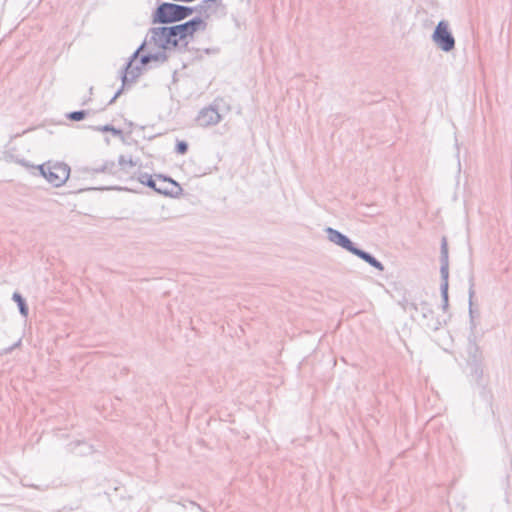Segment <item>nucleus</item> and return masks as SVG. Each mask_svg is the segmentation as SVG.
Returning <instances> with one entry per match:
<instances>
[{
    "label": "nucleus",
    "mask_w": 512,
    "mask_h": 512,
    "mask_svg": "<svg viewBox=\"0 0 512 512\" xmlns=\"http://www.w3.org/2000/svg\"><path fill=\"white\" fill-rule=\"evenodd\" d=\"M206 25L202 18L194 17L178 25L153 27L149 29L147 42L163 50L176 49L181 41L196 31L205 30Z\"/></svg>",
    "instance_id": "nucleus-1"
},
{
    "label": "nucleus",
    "mask_w": 512,
    "mask_h": 512,
    "mask_svg": "<svg viewBox=\"0 0 512 512\" xmlns=\"http://www.w3.org/2000/svg\"><path fill=\"white\" fill-rule=\"evenodd\" d=\"M325 232L330 242L340 246L341 248L347 250L351 254L359 257L360 259H362L363 261H365L378 271L384 270V266L379 260H377L372 254L356 247L355 244L350 240V238H348L340 231L331 227H327L325 229Z\"/></svg>",
    "instance_id": "nucleus-2"
},
{
    "label": "nucleus",
    "mask_w": 512,
    "mask_h": 512,
    "mask_svg": "<svg viewBox=\"0 0 512 512\" xmlns=\"http://www.w3.org/2000/svg\"><path fill=\"white\" fill-rule=\"evenodd\" d=\"M194 8L170 2L160 3L152 14L153 24H171L186 19Z\"/></svg>",
    "instance_id": "nucleus-3"
},
{
    "label": "nucleus",
    "mask_w": 512,
    "mask_h": 512,
    "mask_svg": "<svg viewBox=\"0 0 512 512\" xmlns=\"http://www.w3.org/2000/svg\"><path fill=\"white\" fill-rule=\"evenodd\" d=\"M40 174L54 187L62 186L69 178L70 167L65 163H50L38 166Z\"/></svg>",
    "instance_id": "nucleus-4"
},
{
    "label": "nucleus",
    "mask_w": 512,
    "mask_h": 512,
    "mask_svg": "<svg viewBox=\"0 0 512 512\" xmlns=\"http://www.w3.org/2000/svg\"><path fill=\"white\" fill-rule=\"evenodd\" d=\"M224 106L227 110L230 109L224 98L217 97L211 105L200 110L196 117L197 125L208 127L218 124L222 120L219 110Z\"/></svg>",
    "instance_id": "nucleus-5"
},
{
    "label": "nucleus",
    "mask_w": 512,
    "mask_h": 512,
    "mask_svg": "<svg viewBox=\"0 0 512 512\" xmlns=\"http://www.w3.org/2000/svg\"><path fill=\"white\" fill-rule=\"evenodd\" d=\"M147 44L148 42L146 38L145 41L132 54L124 69L121 71V80L123 86L135 82L137 78L142 74L143 68L139 64L133 65V63L138 59L139 54L144 50Z\"/></svg>",
    "instance_id": "nucleus-6"
},
{
    "label": "nucleus",
    "mask_w": 512,
    "mask_h": 512,
    "mask_svg": "<svg viewBox=\"0 0 512 512\" xmlns=\"http://www.w3.org/2000/svg\"><path fill=\"white\" fill-rule=\"evenodd\" d=\"M432 39L444 52H450L455 47V39L449 31L448 23L444 20L437 24L433 32Z\"/></svg>",
    "instance_id": "nucleus-7"
},
{
    "label": "nucleus",
    "mask_w": 512,
    "mask_h": 512,
    "mask_svg": "<svg viewBox=\"0 0 512 512\" xmlns=\"http://www.w3.org/2000/svg\"><path fill=\"white\" fill-rule=\"evenodd\" d=\"M157 180L159 185H157L156 192L171 197H178L181 194V186L172 178L163 175H157Z\"/></svg>",
    "instance_id": "nucleus-8"
},
{
    "label": "nucleus",
    "mask_w": 512,
    "mask_h": 512,
    "mask_svg": "<svg viewBox=\"0 0 512 512\" xmlns=\"http://www.w3.org/2000/svg\"><path fill=\"white\" fill-rule=\"evenodd\" d=\"M440 275H441L440 286H449V252H448V243H447L446 237H443L441 240Z\"/></svg>",
    "instance_id": "nucleus-9"
},
{
    "label": "nucleus",
    "mask_w": 512,
    "mask_h": 512,
    "mask_svg": "<svg viewBox=\"0 0 512 512\" xmlns=\"http://www.w3.org/2000/svg\"><path fill=\"white\" fill-rule=\"evenodd\" d=\"M468 364L478 363L483 361V355L480 347L476 343L474 334L469 336L467 344Z\"/></svg>",
    "instance_id": "nucleus-10"
},
{
    "label": "nucleus",
    "mask_w": 512,
    "mask_h": 512,
    "mask_svg": "<svg viewBox=\"0 0 512 512\" xmlns=\"http://www.w3.org/2000/svg\"><path fill=\"white\" fill-rule=\"evenodd\" d=\"M71 452L78 456L90 455L94 452L93 447L85 441H76L70 443Z\"/></svg>",
    "instance_id": "nucleus-11"
},
{
    "label": "nucleus",
    "mask_w": 512,
    "mask_h": 512,
    "mask_svg": "<svg viewBox=\"0 0 512 512\" xmlns=\"http://www.w3.org/2000/svg\"><path fill=\"white\" fill-rule=\"evenodd\" d=\"M217 5L218 0H202L194 10H197L200 14L209 17L210 12H216Z\"/></svg>",
    "instance_id": "nucleus-12"
},
{
    "label": "nucleus",
    "mask_w": 512,
    "mask_h": 512,
    "mask_svg": "<svg viewBox=\"0 0 512 512\" xmlns=\"http://www.w3.org/2000/svg\"><path fill=\"white\" fill-rule=\"evenodd\" d=\"M469 284H470L469 285V315H470L471 329L474 330L476 328V323L474 320V310H473V297L475 295L473 276L470 277Z\"/></svg>",
    "instance_id": "nucleus-13"
},
{
    "label": "nucleus",
    "mask_w": 512,
    "mask_h": 512,
    "mask_svg": "<svg viewBox=\"0 0 512 512\" xmlns=\"http://www.w3.org/2000/svg\"><path fill=\"white\" fill-rule=\"evenodd\" d=\"M13 301H15L18 305L19 312L22 316L27 317L28 316V305L25 301V299L22 297V295L18 292H14L12 295Z\"/></svg>",
    "instance_id": "nucleus-14"
},
{
    "label": "nucleus",
    "mask_w": 512,
    "mask_h": 512,
    "mask_svg": "<svg viewBox=\"0 0 512 512\" xmlns=\"http://www.w3.org/2000/svg\"><path fill=\"white\" fill-rule=\"evenodd\" d=\"M93 173L116 174V164L114 161H106L102 166L92 169Z\"/></svg>",
    "instance_id": "nucleus-15"
},
{
    "label": "nucleus",
    "mask_w": 512,
    "mask_h": 512,
    "mask_svg": "<svg viewBox=\"0 0 512 512\" xmlns=\"http://www.w3.org/2000/svg\"><path fill=\"white\" fill-rule=\"evenodd\" d=\"M138 180L140 181V183H142V184L146 185L147 187H149V188L153 189L154 191H156V189H157V182L148 173H141L139 175V177H138Z\"/></svg>",
    "instance_id": "nucleus-16"
},
{
    "label": "nucleus",
    "mask_w": 512,
    "mask_h": 512,
    "mask_svg": "<svg viewBox=\"0 0 512 512\" xmlns=\"http://www.w3.org/2000/svg\"><path fill=\"white\" fill-rule=\"evenodd\" d=\"M471 367V375L478 382L483 377L482 362L468 364Z\"/></svg>",
    "instance_id": "nucleus-17"
},
{
    "label": "nucleus",
    "mask_w": 512,
    "mask_h": 512,
    "mask_svg": "<svg viewBox=\"0 0 512 512\" xmlns=\"http://www.w3.org/2000/svg\"><path fill=\"white\" fill-rule=\"evenodd\" d=\"M95 130L101 131V132H110L114 136H117V137H120L123 134V131L121 129H117V128H115L114 126H112L110 124H106V125H103V126H98V127L95 128Z\"/></svg>",
    "instance_id": "nucleus-18"
},
{
    "label": "nucleus",
    "mask_w": 512,
    "mask_h": 512,
    "mask_svg": "<svg viewBox=\"0 0 512 512\" xmlns=\"http://www.w3.org/2000/svg\"><path fill=\"white\" fill-rule=\"evenodd\" d=\"M448 289H449V286H440L443 312H447L448 308H449Z\"/></svg>",
    "instance_id": "nucleus-19"
},
{
    "label": "nucleus",
    "mask_w": 512,
    "mask_h": 512,
    "mask_svg": "<svg viewBox=\"0 0 512 512\" xmlns=\"http://www.w3.org/2000/svg\"><path fill=\"white\" fill-rule=\"evenodd\" d=\"M88 113L89 112L86 110H78V111H73V112L68 113L66 115V117H67V119H69L71 121H81L86 118Z\"/></svg>",
    "instance_id": "nucleus-20"
},
{
    "label": "nucleus",
    "mask_w": 512,
    "mask_h": 512,
    "mask_svg": "<svg viewBox=\"0 0 512 512\" xmlns=\"http://www.w3.org/2000/svg\"><path fill=\"white\" fill-rule=\"evenodd\" d=\"M166 51L167 50L161 49V51H158L156 53H150L151 62L152 61L160 62V63L166 62L168 60V55H167Z\"/></svg>",
    "instance_id": "nucleus-21"
},
{
    "label": "nucleus",
    "mask_w": 512,
    "mask_h": 512,
    "mask_svg": "<svg viewBox=\"0 0 512 512\" xmlns=\"http://www.w3.org/2000/svg\"><path fill=\"white\" fill-rule=\"evenodd\" d=\"M420 306L423 318L426 320L433 319L434 312L431 309L430 305L427 302H422Z\"/></svg>",
    "instance_id": "nucleus-22"
},
{
    "label": "nucleus",
    "mask_w": 512,
    "mask_h": 512,
    "mask_svg": "<svg viewBox=\"0 0 512 512\" xmlns=\"http://www.w3.org/2000/svg\"><path fill=\"white\" fill-rule=\"evenodd\" d=\"M188 147L189 146H188V143L186 141L178 140L177 143H176V146H175V151L178 154L184 155V154L187 153Z\"/></svg>",
    "instance_id": "nucleus-23"
},
{
    "label": "nucleus",
    "mask_w": 512,
    "mask_h": 512,
    "mask_svg": "<svg viewBox=\"0 0 512 512\" xmlns=\"http://www.w3.org/2000/svg\"><path fill=\"white\" fill-rule=\"evenodd\" d=\"M119 165L122 167V169H125L126 165L133 167L135 166V163L133 162L132 158H126L124 155H120L118 159Z\"/></svg>",
    "instance_id": "nucleus-24"
},
{
    "label": "nucleus",
    "mask_w": 512,
    "mask_h": 512,
    "mask_svg": "<svg viewBox=\"0 0 512 512\" xmlns=\"http://www.w3.org/2000/svg\"><path fill=\"white\" fill-rule=\"evenodd\" d=\"M150 62H151L150 53H148V54H143V55L140 57L139 65L143 68V67H145L146 65H148Z\"/></svg>",
    "instance_id": "nucleus-25"
},
{
    "label": "nucleus",
    "mask_w": 512,
    "mask_h": 512,
    "mask_svg": "<svg viewBox=\"0 0 512 512\" xmlns=\"http://www.w3.org/2000/svg\"><path fill=\"white\" fill-rule=\"evenodd\" d=\"M21 339H19L16 343H14L12 346L6 348L3 350V352L1 354H9L11 353L14 349L18 348L20 345H21Z\"/></svg>",
    "instance_id": "nucleus-26"
},
{
    "label": "nucleus",
    "mask_w": 512,
    "mask_h": 512,
    "mask_svg": "<svg viewBox=\"0 0 512 512\" xmlns=\"http://www.w3.org/2000/svg\"><path fill=\"white\" fill-rule=\"evenodd\" d=\"M124 87L125 86L122 85L121 88L118 89V91L115 93V95L109 101L108 105H112L113 103H115L116 99L123 93Z\"/></svg>",
    "instance_id": "nucleus-27"
},
{
    "label": "nucleus",
    "mask_w": 512,
    "mask_h": 512,
    "mask_svg": "<svg viewBox=\"0 0 512 512\" xmlns=\"http://www.w3.org/2000/svg\"><path fill=\"white\" fill-rule=\"evenodd\" d=\"M404 309L405 310L417 311L418 310V306H417V304H415L413 302H407L406 305L404 306Z\"/></svg>",
    "instance_id": "nucleus-28"
},
{
    "label": "nucleus",
    "mask_w": 512,
    "mask_h": 512,
    "mask_svg": "<svg viewBox=\"0 0 512 512\" xmlns=\"http://www.w3.org/2000/svg\"><path fill=\"white\" fill-rule=\"evenodd\" d=\"M439 324H440V323H439V321H437V320H436L435 322H433V323H429V322L425 323V325H426L429 329H431V330H437V329L439 328Z\"/></svg>",
    "instance_id": "nucleus-29"
},
{
    "label": "nucleus",
    "mask_w": 512,
    "mask_h": 512,
    "mask_svg": "<svg viewBox=\"0 0 512 512\" xmlns=\"http://www.w3.org/2000/svg\"><path fill=\"white\" fill-rule=\"evenodd\" d=\"M190 504L197 507L199 510H201V507L200 505H198L197 503L193 502V501H190Z\"/></svg>",
    "instance_id": "nucleus-30"
},
{
    "label": "nucleus",
    "mask_w": 512,
    "mask_h": 512,
    "mask_svg": "<svg viewBox=\"0 0 512 512\" xmlns=\"http://www.w3.org/2000/svg\"><path fill=\"white\" fill-rule=\"evenodd\" d=\"M93 90H94V88H93V86H91V87L89 88V93H90V95H92V94H93Z\"/></svg>",
    "instance_id": "nucleus-31"
},
{
    "label": "nucleus",
    "mask_w": 512,
    "mask_h": 512,
    "mask_svg": "<svg viewBox=\"0 0 512 512\" xmlns=\"http://www.w3.org/2000/svg\"><path fill=\"white\" fill-rule=\"evenodd\" d=\"M20 163H21L22 165H26V163L24 162V160L20 161Z\"/></svg>",
    "instance_id": "nucleus-32"
}]
</instances>
